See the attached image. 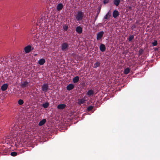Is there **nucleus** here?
Here are the masks:
<instances>
[{
	"mask_svg": "<svg viewBox=\"0 0 160 160\" xmlns=\"http://www.w3.org/2000/svg\"><path fill=\"white\" fill-rule=\"evenodd\" d=\"M83 13L81 11H78L75 16V20L77 21H81L83 17Z\"/></svg>",
	"mask_w": 160,
	"mask_h": 160,
	"instance_id": "obj_1",
	"label": "nucleus"
},
{
	"mask_svg": "<svg viewBox=\"0 0 160 160\" xmlns=\"http://www.w3.org/2000/svg\"><path fill=\"white\" fill-rule=\"evenodd\" d=\"M69 44L68 43L65 42L63 43L61 45V50L62 51H66L68 49Z\"/></svg>",
	"mask_w": 160,
	"mask_h": 160,
	"instance_id": "obj_2",
	"label": "nucleus"
},
{
	"mask_svg": "<svg viewBox=\"0 0 160 160\" xmlns=\"http://www.w3.org/2000/svg\"><path fill=\"white\" fill-rule=\"evenodd\" d=\"M49 89V88L47 84H43L42 86V90L44 93L46 92Z\"/></svg>",
	"mask_w": 160,
	"mask_h": 160,
	"instance_id": "obj_3",
	"label": "nucleus"
},
{
	"mask_svg": "<svg viewBox=\"0 0 160 160\" xmlns=\"http://www.w3.org/2000/svg\"><path fill=\"white\" fill-rule=\"evenodd\" d=\"M104 33V32L102 31H101L98 33L97 35V39L98 40H99L102 37Z\"/></svg>",
	"mask_w": 160,
	"mask_h": 160,
	"instance_id": "obj_4",
	"label": "nucleus"
},
{
	"mask_svg": "<svg viewBox=\"0 0 160 160\" xmlns=\"http://www.w3.org/2000/svg\"><path fill=\"white\" fill-rule=\"evenodd\" d=\"M31 50V47L30 45H28L26 47L24 48V51L26 53H29Z\"/></svg>",
	"mask_w": 160,
	"mask_h": 160,
	"instance_id": "obj_5",
	"label": "nucleus"
},
{
	"mask_svg": "<svg viewBox=\"0 0 160 160\" xmlns=\"http://www.w3.org/2000/svg\"><path fill=\"white\" fill-rule=\"evenodd\" d=\"M76 31L78 34H81L82 32V28L80 26H78L76 28Z\"/></svg>",
	"mask_w": 160,
	"mask_h": 160,
	"instance_id": "obj_6",
	"label": "nucleus"
},
{
	"mask_svg": "<svg viewBox=\"0 0 160 160\" xmlns=\"http://www.w3.org/2000/svg\"><path fill=\"white\" fill-rule=\"evenodd\" d=\"M66 107V105L64 104H60L58 105L57 108L58 109L60 110H62L65 108Z\"/></svg>",
	"mask_w": 160,
	"mask_h": 160,
	"instance_id": "obj_7",
	"label": "nucleus"
},
{
	"mask_svg": "<svg viewBox=\"0 0 160 160\" xmlns=\"http://www.w3.org/2000/svg\"><path fill=\"white\" fill-rule=\"evenodd\" d=\"M119 15V13L118 11L115 10L113 12V17L114 18H116Z\"/></svg>",
	"mask_w": 160,
	"mask_h": 160,
	"instance_id": "obj_8",
	"label": "nucleus"
},
{
	"mask_svg": "<svg viewBox=\"0 0 160 160\" xmlns=\"http://www.w3.org/2000/svg\"><path fill=\"white\" fill-rule=\"evenodd\" d=\"M74 86L72 84H70L66 87L68 91H70L73 89Z\"/></svg>",
	"mask_w": 160,
	"mask_h": 160,
	"instance_id": "obj_9",
	"label": "nucleus"
},
{
	"mask_svg": "<svg viewBox=\"0 0 160 160\" xmlns=\"http://www.w3.org/2000/svg\"><path fill=\"white\" fill-rule=\"evenodd\" d=\"M100 50L102 52L106 50V47L103 44H101L99 47Z\"/></svg>",
	"mask_w": 160,
	"mask_h": 160,
	"instance_id": "obj_10",
	"label": "nucleus"
},
{
	"mask_svg": "<svg viewBox=\"0 0 160 160\" xmlns=\"http://www.w3.org/2000/svg\"><path fill=\"white\" fill-rule=\"evenodd\" d=\"M8 88V85L7 84H4L1 87V89L2 91H5Z\"/></svg>",
	"mask_w": 160,
	"mask_h": 160,
	"instance_id": "obj_11",
	"label": "nucleus"
},
{
	"mask_svg": "<svg viewBox=\"0 0 160 160\" xmlns=\"http://www.w3.org/2000/svg\"><path fill=\"white\" fill-rule=\"evenodd\" d=\"M45 60L44 58L40 59L38 61V63L40 65H43L45 62Z\"/></svg>",
	"mask_w": 160,
	"mask_h": 160,
	"instance_id": "obj_12",
	"label": "nucleus"
},
{
	"mask_svg": "<svg viewBox=\"0 0 160 160\" xmlns=\"http://www.w3.org/2000/svg\"><path fill=\"white\" fill-rule=\"evenodd\" d=\"M63 7V5L62 3H59L57 6V9L58 11H59L62 9Z\"/></svg>",
	"mask_w": 160,
	"mask_h": 160,
	"instance_id": "obj_13",
	"label": "nucleus"
},
{
	"mask_svg": "<svg viewBox=\"0 0 160 160\" xmlns=\"http://www.w3.org/2000/svg\"><path fill=\"white\" fill-rule=\"evenodd\" d=\"M86 100L84 98L79 99L78 100V103L79 105L83 104L85 102Z\"/></svg>",
	"mask_w": 160,
	"mask_h": 160,
	"instance_id": "obj_14",
	"label": "nucleus"
},
{
	"mask_svg": "<svg viewBox=\"0 0 160 160\" xmlns=\"http://www.w3.org/2000/svg\"><path fill=\"white\" fill-rule=\"evenodd\" d=\"M28 82L27 81L21 82V86L23 87L24 88L28 86Z\"/></svg>",
	"mask_w": 160,
	"mask_h": 160,
	"instance_id": "obj_15",
	"label": "nucleus"
},
{
	"mask_svg": "<svg viewBox=\"0 0 160 160\" xmlns=\"http://www.w3.org/2000/svg\"><path fill=\"white\" fill-rule=\"evenodd\" d=\"M101 64V63L99 61H97L94 64L93 68H97L99 67Z\"/></svg>",
	"mask_w": 160,
	"mask_h": 160,
	"instance_id": "obj_16",
	"label": "nucleus"
},
{
	"mask_svg": "<svg viewBox=\"0 0 160 160\" xmlns=\"http://www.w3.org/2000/svg\"><path fill=\"white\" fill-rule=\"evenodd\" d=\"M46 120L45 119L41 120L39 123L38 125L42 126L46 122Z\"/></svg>",
	"mask_w": 160,
	"mask_h": 160,
	"instance_id": "obj_17",
	"label": "nucleus"
},
{
	"mask_svg": "<svg viewBox=\"0 0 160 160\" xmlns=\"http://www.w3.org/2000/svg\"><path fill=\"white\" fill-rule=\"evenodd\" d=\"M120 2V0H113V4L116 6H118Z\"/></svg>",
	"mask_w": 160,
	"mask_h": 160,
	"instance_id": "obj_18",
	"label": "nucleus"
},
{
	"mask_svg": "<svg viewBox=\"0 0 160 160\" xmlns=\"http://www.w3.org/2000/svg\"><path fill=\"white\" fill-rule=\"evenodd\" d=\"M87 94L88 96L93 95L94 94L93 91L92 90H88L87 92Z\"/></svg>",
	"mask_w": 160,
	"mask_h": 160,
	"instance_id": "obj_19",
	"label": "nucleus"
},
{
	"mask_svg": "<svg viewBox=\"0 0 160 160\" xmlns=\"http://www.w3.org/2000/svg\"><path fill=\"white\" fill-rule=\"evenodd\" d=\"M79 80V77L78 76H77L73 78V82L74 83H76Z\"/></svg>",
	"mask_w": 160,
	"mask_h": 160,
	"instance_id": "obj_20",
	"label": "nucleus"
},
{
	"mask_svg": "<svg viewBox=\"0 0 160 160\" xmlns=\"http://www.w3.org/2000/svg\"><path fill=\"white\" fill-rule=\"evenodd\" d=\"M130 69L128 68H126L124 71V73L125 74H128L130 72Z\"/></svg>",
	"mask_w": 160,
	"mask_h": 160,
	"instance_id": "obj_21",
	"label": "nucleus"
},
{
	"mask_svg": "<svg viewBox=\"0 0 160 160\" xmlns=\"http://www.w3.org/2000/svg\"><path fill=\"white\" fill-rule=\"evenodd\" d=\"M49 105V103L48 102H46L44 104H43L42 105V107L45 108H47Z\"/></svg>",
	"mask_w": 160,
	"mask_h": 160,
	"instance_id": "obj_22",
	"label": "nucleus"
},
{
	"mask_svg": "<svg viewBox=\"0 0 160 160\" xmlns=\"http://www.w3.org/2000/svg\"><path fill=\"white\" fill-rule=\"evenodd\" d=\"M93 106H90L87 108V109L88 111H90L91 110H92L93 109Z\"/></svg>",
	"mask_w": 160,
	"mask_h": 160,
	"instance_id": "obj_23",
	"label": "nucleus"
},
{
	"mask_svg": "<svg viewBox=\"0 0 160 160\" xmlns=\"http://www.w3.org/2000/svg\"><path fill=\"white\" fill-rule=\"evenodd\" d=\"M134 36L133 35H130L128 37V40L129 42L131 41L133 38Z\"/></svg>",
	"mask_w": 160,
	"mask_h": 160,
	"instance_id": "obj_24",
	"label": "nucleus"
},
{
	"mask_svg": "<svg viewBox=\"0 0 160 160\" xmlns=\"http://www.w3.org/2000/svg\"><path fill=\"white\" fill-rule=\"evenodd\" d=\"M10 155L13 157H15L17 155V152H13L11 153Z\"/></svg>",
	"mask_w": 160,
	"mask_h": 160,
	"instance_id": "obj_25",
	"label": "nucleus"
},
{
	"mask_svg": "<svg viewBox=\"0 0 160 160\" xmlns=\"http://www.w3.org/2000/svg\"><path fill=\"white\" fill-rule=\"evenodd\" d=\"M23 103H24V102H23V100L22 99H19L18 101V104L19 105H22V104H23Z\"/></svg>",
	"mask_w": 160,
	"mask_h": 160,
	"instance_id": "obj_26",
	"label": "nucleus"
},
{
	"mask_svg": "<svg viewBox=\"0 0 160 160\" xmlns=\"http://www.w3.org/2000/svg\"><path fill=\"white\" fill-rule=\"evenodd\" d=\"M143 52V50L141 48L140 49L139 51V55L140 56L142 54Z\"/></svg>",
	"mask_w": 160,
	"mask_h": 160,
	"instance_id": "obj_27",
	"label": "nucleus"
},
{
	"mask_svg": "<svg viewBox=\"0 0 160 160\" xmlns=\"http://www.w3.org/2000/svg\"><path fill=\"white\" fill-rule=\"evenodd\" d=\"M158 43L157 40H155L152 43V45L153 46H156L157 45Z\"/></svg>",
	"mask_w": 160,
	"mask_h": 160,
	"instance_id": "obj_28",
	"label": "nucleus"
},
{
	"mask_svg": "<svg viewBox=\"0 0 160 160\" xmlns=\"http://www.w3.org/2000/svg\"><path fill=\"white\" fill-rule=\"evenodd\" d=\"M100 8L99 9V10L98 11V12L97 15L95 17V21H94V22L93 23L94 24V22H95V21L96 20L97 18V17L98 16V14L100 12Z\"/></svg>",
	"mask_w": 160,
	"mask_h": 160,
	"instance_id": "obj_29",
	"label": "nucleus"
},
{
	"mask_svg": "<svg viewBox=\"0 0 160 160\" xmlns=\"http://www.w3.org/2000/svg\"><path fill=\"white\" fill-rule=\"evenodd\" d=\"M110 17V15H109V12H108L104 17V18L105 19H107L108 18H109Z\"/></svg>",
	"mask_w": 160,
	"mask_h": 160,
	"instance_id": "obj_30",
	"label": "nucleus"
},
{
	"mask_svg": "<svg viewBox=\"0 0 160 160\" xmlns=\"http://www.w3.org/2000/svg\"><path fill=\"white\" fill-rule=\"evenodd\" d=\"M63 28L64 31H67L68 28V27L67 25H65L63 27Z\"/></svg>",
	"mask_w": 160,
	"mask_h": 160,
	"instance_id": "obj_31",
	"label": "nucleus"
},
{
	"mask_svg": "<svg viewBox=\"0 0 160 160\" xmlns=\"http://www.w3.org/2000/svg\"><path fill=\"white\" fill-rule=\"evenodd\" d=\"M109 0H103V3L104 4H106L109 2Z\"/></svg>",
	"mask_w": 160,
	"mask_h": 160,
	"instance_id": "obj_32",
	"label": "nucleus"
},
{
	"mask_svg": "<svg viewBox=\"0 0 160 160\" xmlns=\"http://www.w3.org/2000/svg\"><path fill=\"white\" fill-rule=\"evenodd\" d=\"M128 8L129 9L131 10L132 9V7L131 6H130L128 7Z\"/></svg>",
	"mask_w": 160,
	"mask_h": 160,
	"instance_id": "obj_33",
	"label": "nucleus"
},
{
	"mask_svg": "<svg viewBox=\"0 0 160 160\" xmlns=\"http://www.w3.org/2000/svg\"><path fill=\"white\" fill-rule=\"evenodd\" d=\"M42 19V18H41V19H40L39 20V22H41V20Z\"/></svg>",
	"mask_w": 160,
	"mask_h": 160,
	"instance_id": "obj_34",
	"label": "nucleus"
}]
</instances>
